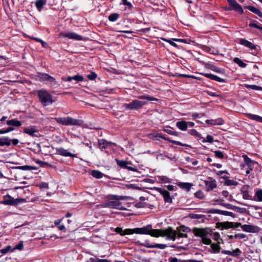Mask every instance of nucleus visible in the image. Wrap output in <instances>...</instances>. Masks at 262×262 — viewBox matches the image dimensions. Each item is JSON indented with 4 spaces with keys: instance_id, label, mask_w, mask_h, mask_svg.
Listing matches in <instances>:
<instances>
[{
    "instance_id": "nucleus-55",
    "label": "nucleus",
    "mask_w": 262,
    "mask_h": 262,
    "mask_svg": "<svg viewBox=\"0 0 262 262\" xmlns=\"http://www.w3.org/2000/svg\"><path fill=\"white\" fill-rule=\"evenodd\" d=\"M194 196L198 199H202L204 198V195L201 190H198L194 193Z\"/></svg>"
},
{
    "instance_id": "nucleus-30",
    "label": "nucleus",
    "mask_w": 262,
    "mask_h": 262,
    "mask_svg": "<svg viewBox=\"0 0 262 262\" xmlns=\"http://www.w3.org/2000/svg\"><path fill=\"white\" fill-rule=\"evenodd\" d=\"M220 242H218V243L216 244L211 243L210 245V247H211L212 250H211V251H210V252L211 253H219L221 249V247L220 246Z\"/></svg>"
},
{
    "instance_id": "nucleus-54",
    "label": "nucleus",
    "mask_w": 262,
    "mask_h": 262,
    "mask_svg": "<svg viewBox=\"0 0 262 262\" xmlns=\"http://www.w3.org/2000/svg\"><path fill=\"white\" fill-rule=\"evenodd\" d=\"M215 156L219 159H223L224 158L223 152L220 150H215L214 151Z\"/></svg>"
},
{
    "instance_id": "nucleus-33",
    "label": "nucleus",
    "mask_w": 262,
    "mask_h": 262,
    "mask_svg": "<svg viewBox=\"0 0 262 262\" xmlns=\"http://www.w3.org/2000/svg\"><path fill=\"white\" fill-rule=\"evenodd\" d=\"M247 116L250 119L255 120L258 122H262V117H260L258 115L252 114H248Z\"/></svg>"
},
{
    "instance_id": "nucleus-20",
    "label": "nucleus",
    "mask_w": 262,
    "mask_h": 262,
    "mask_svg": "<svg viewBox=\"0 0 262 262\" xmlns=\"http://www.w3.org/2000/svg\"><path fill=\"white\" fill-rule=\"evenodd\" d=\"M249 185H244L241 189V192L243 194V198L245 200H251V196L249 194Z\"/></svg>"
},
{
    "instance_id": "nucleus-29",
    "label": "nucleus",
    "mask_w": 262,
    "mask_h": 262,
    "mask_svg": "<svg viewBox=\"0 0 262 262\" xmlns=\"http://www.w3.org/2000/svg\"><path fill=\"white\" fill-rule=\"evenodd\" d=\"M134 206L137 208H148L153 209L154 206L146 202H138L136 203Z\"/></svg>"
},
{
    "instance_id": "nucleus-14",
    "label": "nucleus",
    "mask_w": 262,
    "mask_h": 262,
    "mask_svg": "<svg viewBox=\"0 0 262 262\" xmlns=\"http://www.w3.org/2000/svg\"><path fill=\"white\" fill-rule=\"evenodd\" d=\"M116 162H117V165L120 168L127 169L128 170L132 171H138L137 169L136 168L129 166V165L131 164V163H130L129 162L124 160H119L118 159H116Z\"/></svg>"
},
{
    "instance_id": "nucleus-62",
    "label": "nucleus",
    "mask_w": 262,
    "mask_h": 262,
    "mask_svg": "<svg viewBox=\"0 0 262 262\" xmlns=\"http://www.w3.org/2000/svg\"><path fill=\"white\" fill-rule=\"evenodd\" d=\"M162 39L165 41L168 42L170 45H171L173 47H177V45L175 42H174L173 41L171 40L170 39L164 38H162Z\"/></svg>"
},
{
    "instance_id": "nucleus-63",
    "label": "nucleus",
    "mask_w": 262,
    "mask_h": 262,
    "mask_svg": "<svg viewBox=\"0 0 262 262\" xmlns=\"http://www.w3.org/2000/svg\"><path fill=\"white\" fill-rule=\"evenodd\" d=\"M235 238H240L243 239L246 237V235L243 233H237L234 235Z\"/></svg>"
},
{
    "instance_id": "nucleus-38",
    "label": "nucleus",
    "mask_w": 262,
    "mask_h": 262,
    "mask_svg": "<svg viewBox=\"0 0 262 262\" xmlns=\"http://www.w3.org/2000/svg\"><path fill=\"white\" fill-rule=\"evenodd\" d=\"M46 4V1L44 0H38L35 3V6L37 8L39 11H40L43 7V6Z\"/></svg>"
},
{
    "instance_id": "nucleus-51",
    "label": "nucleus",
    "mask_w": 262,
    "mask_h": 262,
    "mask_svg": "<svg viewBox=\"0 0 262 262\" xmlns=\"http://www.w3.org/2000/svg\"><path fill=\"white\" fill-rule=\"evenodd\" d=\"M205 215H203V214H193V213L190 214V217L193 219H201L202 218L205 217Z\"/></svg>"
},
{
    "instance_id": "nucleus-46",
    "label": "nucleus",
    "mask_w": 262,
    "mask_h": 262,
    "mask_svg": "<svg viewBox=\"0 0 262 262\" xmlns=\"http://www.w3.org/2000/svg\"><path fill=\"white\" fill-rule=\"evenodd\" d=\"M214 141L213 137L210 135H207L206 137V139L203 138V140H202V142H208L210 143H212Z\"/></svg>"
},
{
    "instance_id": "nucleus-35",
    "label": "nucleus",
    "mask_w": 262,
    "mask_h": 262,
    "mask_svg": "<svg viewBox=\"0 0 262 262\" xmlns=\"http://www.w3.org/2000/svg\"><path fill=\"white\" fill-rule=\"evenodd\" d=\"M138 98L140 99L146 100L148 101H158V99L150 96V95H148L140 96L138 97Z\"/></svg>"
},
{
    "instance_id": "nucleus-64",
    "label": "nucleus",
    "mask_w": 262,
    "mask_h": 262,
    "mask_svg": "<svg viewBox=\"0 0 262 262\" xmlns=\"http://www.w3.org/2000/svg\"><path fill=\"white\" fill-rule=\"evenodd\" d=\"M23 242L20 241L17 245L15 246V247L14 248V250L17 249V250H21L23 248Z\"/></svg>"
},
{
    "instance_id": "nucleus-4",
    "label": "nucleus",
    "mask_w": 262,
    "mask_h": 262,
    "mask_svg": "<svg viewBox=\"0 0 262 262\" xmlns=\"http://www.w3.org/2000/svg\"><path fill=\"white\" fill-rule=\"evenodd\" d=\"M132 199V197L130 196L116 195V209L126 210L127 208L129 207L127 201Z\"/></svg>"
},
{
    "instance_id": "nucleus-19",
    "label": "nucleus",
    "mask_w": 262,
    "mask_h": 262,
    "mask_svg": "<svg viewBox=\"0 0 262 262\" xmlns=\"http://www.w3.org/2000/svg\"><path fill=\"white\" fill-rule=\"evenodd\" d=\"M38 79L40 81H49L50 82H55V79L49 75L48 74L46 73H39L37 76Z\"/></svg>"
},
{
    "instance_id": "nucleus-45",
    "label": "nucleus",
    "mask_w": 262,
    "mask_h": 262,
    "mask_svg": "<svg viewBox=\"0 0 262 262\" xmlns=\"http://www.w3.org/2000/svg\"><path fill=\"white\" fill-rule=\"evenodd\" d=\"M210 237L211 236H206L205 237L202 238V243L207 245H211L212 242L210 239Z\"/></svg>"
},
{
    "instance_id": "nucleus-52",
    "label": "nucleus",
    "mask_w": 262,
    "mask_h": 262,
    "mask_svg": "<svg viewBox=\"0 0 262 262\" xmlns=\"http://www.w3.org/2000/svg\"><path fill=\"white\" fill-rule=\"evenodd\" d=\"M173 40H175L178 42H183L187 44H189L192 41L190 39H178L174 38L173 39Z\"/></svg>"
},
{
    "instance_id": "nucleus-43",
    "label": "nucleus",
    "mask_w": 262,
    "mask_h": 262,
    "mask_svg": "<svg viewBox=\"0 0 262 262\" xmlns=\"http://www.w3.org/2000/svg\"><path fill=\"white\" fill-rule=\"evenodd\" d=\"M224 184L226 186H237L238 184V182L236 181H234V180H228L227 181H225V182H224Z\"/></svg>"
},
{
    "instance_id": "nucleus-36",
    "label": "nucleus",
    "mask_w": 262,
    "mask_h": 262,
    "mask_svg": "<svg viewBox=\"0 0 262 262\" xmlns=\"http://www.w3.org/2000/svg\"><path fill=\"white\" fill-rule=\"evenodd\" d=\"M172 129H173L172 127H171L170 126H168L167 128H164L163 129V131L164 132L167 133L169 135H172V136H178L179 135V133L177 132H175V131H173L172 130Z\"/></svg>"
},
{
    "instance_id": "nucleus-27",
    "label": "nucleus",
    "mask_w": 262,
    "mask_h": 262,
    "mask_svg": "<svg viewBox=\"0 0 262 262\" xmlns=\"http://www.w3.org/2000/svg\"><path fill=\"white\" fill-rule=\"evenodd\" d=\"M176 126L182 131H185L188 127V123L186 121L182 120L176 123Z\"/></svg>"
},
{
    "instance_id": "nucleus-25",
    "label": "nucleus",
    "mask_w": 262,
    "mask_h": 262,
    "mask_svg": "<svg viewBox=\"0 0 262 262\" xmlns=\"http://www.w3.org/2000/svg\"><path fill=\"white\" fill-rule=\"evenodd\" d=\"M57 152L60 155L65 157H76V156L71 152L68 150L64 149L63 148H59L57 149Z\"/></svg>"
},
{
    "instance_id": "nucleus-37",
    "label": "nucleus",
    "mask_w": 262,
    "mask_h": 262,
    "mask_svg": "<svg viewBox=\"0 0 262 262\" xmlns=\"http://www.w3.org/2000/svg\"><path fill=\"white\" fill-rule=\"evenodd\" d=\"M245 87L247 89H251L256 91H262V86H258L256 85H250L248 84H245Z\"/></svg>"
},
{
    "instance_id": "nucleus-50",
    "label": "nucleus",
    "mask_w": 262,
    "mask_h": 262,
    "mask_svg": "<svg viewBox=\"0 0 262 262\" xmlns=\"http://www.w3.org/2000/svg\"><path fill=\"white\" fill-rule=\"evenodd\" d=\"M90 262H108L106 259H101L96 257H91Z\"/></svg>"
},
{
    "instance_id": "nucleus-39",
    "label": "nucleus",
    "mask_w": 262,
    "mask_h": 262,
    "mask_svg": "<svg viewBox=\"0 0 262 262\" xmlns=\"http://www.w3.org/2000/svg\"><path fill=\"white\" fill-rule=\"evenodd\" d=\"M233 62L237 64L241 68H245L247 64L243 62L239 58L235 57L233 60Z\"/></svg>"
},
{
    "instance_id": "nucleus-11",
    "label": "nucleus",
    "mask_w": 262,
    "mask_h": 262,
    "mask_svg": "<svg viewBox=\"0 0 262 262\" xmlns=\"http://www.w3.org/2000/svg\"><path fill=\"white\" fill-rule=\"evenodd\" d=\"M23 201V199H15L10 195H7L4 197V200L2 201V203L6 205H14L22 202Z\"/></svg>"
},
{
    "instance_id": "nucleus-41",
    "label": "nucleus",
    "mask_w": 262,
    "mask_h": 262,
    "mask_svg": "<svg viewBox=\"0 0 262 262\" xmlns=\"http://www.w3.org/2000/svg\"><path fill=\"white\" fill-rule=\"evenodd\" d=\"M11 144V140L8 138L0 139V146H9Z\"/></svg>"
},
{
    "instance_id": "nucleus-16",
    "label": "nucleus",
    "mask_w": 262,
    "mask_h": 262,
    "mask_svg": "<svg viewBox=\"0 0 262 262\" xmlns=\"http://www.w3.org/2000/svg\"><path fill=\"white\" fill-rule=\"evenodd\" d=\"M219 204L221 206L226 207L227 209H232L235 211L239 212L241 213L245 212L246 210V208H241L238 206L232 205V204L229 203H220Z\"/></svg>"
},
{
    "instance_id": "nucleus-32",
    "label": "nucleus",
    "mask_w": 262,
    "mask_h": 262,
    "mask_svg": "<svg viewBox=\"0 0 262 262\" xmlns=\"http://www.w3.org/2000/svg\"><path fill=\"white\" fill-rule=\"evenodd\" d=\"M192 184L186 182H179L178 183V186L187 191H189L192 186Z\"/></svg>"
},
{
    "instance_id": "nucleus-24",
    "label": "nucleus",
    "mask_w": 262,
    "mask_h": 262,
    "mask_svg": "<svg viewBox=\"0 0 262 262\" xmlns=\"http://www.w3.org/2000/svg\"><path fill=\"white\" fill-rule=\"evenodd\" d=\"M203 210H205V209H202ZM206 211H204V212H206L208 213H217L226 216L229 215V211H224V210H221L220 209H210L207 210Z\"/></svg>"
},
{
    "instance_id": "nucleus-53",
    "label": "nucleus",
    "mask_w": 262,
    "mask_h": 262,
    "mask_svg": "<svg viewBox=\"0 0 262 262\" xmlns=\"http://www.w3.org/2000/svg\"><path fill=\"white\" fill-rule=\"evenodd\" d=\"M242 253V251L239 248H236L231 251V256H238Z\"/></svg>"
},
{
    "instance_id": "nucleus-26",
    "label": "nucleus",
    "mask_w": 262,
    "mask_h": 262,
    "mask_svg": "<svg viewBox=\"0 0 262 262\" xmlns=\"http://www.w3.org/2000/svg\"><path fill=\"white\" fill-rule=\"evenodd\" d=\"M245 8L247 9L251 12L257 15L259 17L262 18V12L258 9L254 7V6H250V5L246 6ZM260 21H262V19H260Z\"/></svg>"
},
{
    "instance_id": "nucleus-49",
    "label": "nucleus",
    "mask_w": 262,
    "mask_h": 262,
    "mask_svg": "<svg viewBox=\"0 0 262 262\" xmlns=\"http://www.w3.org/2000/svg\"><path fill=\"white\" fill-rule=\"evenodd\" d=\"M213 71L222 74H225V70L224 69L216 66L214 67Z\"/></svg>"
},
{
    "instance_id": "nucleus-15",
    "label": "nucleus",
    "mask_w": 262,
    "mask_h": 262,
    "mask_svg": "<svg viewBox=\"0 0 262 262\" xmlns=\"http://www.w3.org/2000/svg\"><path fill=\"white\" fill-rule=\"evenodd\" d=\"M204 184L207 192L212 190L217 186L216 181L211 177L208 178V180L204 181Z\"/></svg>"
},
{
    "instance_id": "nucleus-6",
    "label": "nucleus",
    "mask_w": 262,
    "mask_h": 262,
    "mask_svg": "<svg viewBox=\"0 0 262 262\" xmlns=\"http://www.w3.org/2000/svg\"><path fill=\"white\" fill-rule=\"evenodd\" d=\"M192 232L195 236L201 238L206 236H211L212 234V229L209 228H197L194 227L192 229Z\"/></svg>"
},
{
    "instance_id": "nucleus-34",
    "label": "nucleus",
    "mask_w": 262,
    "mask_h": 262,
    "mask_svg": "<svg viewBox=\"0 0 262 262\" xmlns=\"http://www.w3.org/2000/svg\"><path fill=\"white\" fill-rule=\"evenodd\" d=\"M72 80H74L76 81H82L84 78L82 76L76 75L72 77L69 76L67 79V81H71Z\"/></svg>"
},
{
    "instance_id": "nucleus-42",
    "label": "nucleus",
    "mask_w": 262,
    "mask_h": 262,
    "mask_svg": "<svg viewBox=\"0 0 262 262\" xmlns=\"http://www.w3.org/2000/svg\"><path fill=\"white\" fill-rule=\"evenodd\" d=\"M92 176L97 179L101 178L103 176V173L98 170H92L91 172Z\"/></svg>"
},
{
    "instance_id": "nucleus-1",
    "label": "nucleus",
    "mask_w": 262,
    "mask_h": 262,
    "mask_svg": "<svg viewBox=\"0 0 262 262\" xmlns=\"http://www.w3.org/2000/svg\"><path fill=\"white\" fill-rule=\"evenodd\" d=\"M116 233L121 236L130 235L134 233L139 234L149 235L154 237H167V239L174 241L177 238V231L173 229L171 227H168L166 229H153L152 225H147L141 228L134 229H125L123 230L121 227L116 228Z\"/></svg>"
},
{
    "instance_id": "nucleus-17",
    "label": "nucleus",
    "mask_w": 262,
    "mask_h": 262,
    "mask_svg": "<svg viewBox=\"0 0 262 262\" xmlns=\"http://www.w3.org/2000/svg\"><path fill=\"white\" fill-rule=\"evenodd\" d=\"M38 129L36 126H29L24 128V133L31 137H37L36 135Z\"/></svg>"
},
{
    "instance_id": "nucleus-21",
    "label": "nucleus",
    "mask_w": 262,
    "mask_h": 262,
    "mask_svg": "<svg viewBox=\"0 0 262 262\" xmlns=\"http://www.w3.org/2000/svg\"><path fill=\"white\" fill-rule=\"evenodd\" d=\"M206 124L209 125H221L225 123V121L222 118H218L216 119L206 120Z\"/></svg>"
},
{
    "instance_id": "nucleus-13",
    "label": "nucleus",
    "mask_w": 262,
    "mask_h": 262,
    "mask_svg": "<svg viewBox=\"0 0 262 262\" xmlns=\"http://www.w3.org/2000/svg\"><path fill=\"white\" fill-rule=\"evenodd\" d=\"M242 229L246 232L256 233L259 232L260 228L254 225L245 224L242 226Z\"/></svg>"
},
{
    "instance_id": "nucleus-22",
    "label": "nucleus",
    "mask_w": 262,
    "mask_h": 262,
    "mask_svg": "<svg viewBox=\"0 0 262 262\" xmlns=\"http://www.w3.org/2000/svg\"><path fill=\"white\" fill-rule=\"evenodd\" d=\"M242 157L244 159V162L246 165L248 167L249 169L252 170L254 165L257 163L254 161L252 160L247 155H244Z\"/></svg>"
},
{
    "instance_id": "nucleus-44",
    "label": "nucleus",
    "mask_w": 262,
    "mask_h": 262,
    "mask_svg": "<svg viewBox=\"0 0 262 262\" xmlns=\"http://www.w3.org/2000/svg\"><path fill=\"white\" fill-rule=\"evenodd\" d=\"M255 21L254 20H251V22L249 24V26L250 28H255L258 30H259L262 33V26H260L254 23V22Z\"/></svg>"
},
{
    "instance_id": "nucleus-47",
    "label": "nucleus",
    "mask_w": 262,
    "mask_h": 262,
    "mask_svg": "<svg viewBox=\"0 0 262 262\" xmlns=\"http://www.w3.org/2000/svg\"><path fill=\"white\" fill-rule=\"evenodd\" d=\"M159 181L163 183H170L171 180L166 176H160L159 177Z\"/></svg>"
},
{
    "instance_id": "nucleus-56",
    "label": "nucleus",
    "mask_w": 262,
    "mask_h": 262,
    "mask_svg": "<svg viewBox=\"0 0 262 262\" xmlns=\"http://www.w3.org/2000/svg\"><path fill=\"white\" fill-rule=\"evenodd\" d=\"M189 133L191 136H193L195 137H200V134L197 132V130L195 129H190L189 132Z\"/></svg>"
},
{
    "instance_id": "nucleus-12",
    "label": "nucleus",
    "mask_w": 262,
    "mask_h": 262,
    "mask_svg": "<svg viewBox=\"0 0 262 262\" xmlns=\"http://www.w3.org/2000/svg\"><path fill=\"white\" fill-rule=\"evenodd\" d=\"M156 190L163 196L164 201L165 203H172V199L170 196V193L168 191L162 188H157Z\"/></svg>"
},
{
    "instance_id": "nucleus-2",
    "label": "nucleus",
    "mask_w": 262,
    "mask_h": 262,
    "mask_svg": "<svg viewBox=\"0 0 262 262\" xmlns=\"http://www.w3.org/2000/svg\"><path fill=\"white\" fill-rule=\"evenodd\" d=\"M39 102L44 106L51 104L53 102L52 96L46 90L42 89L37 91Z\"/></svg>"
},
{
    "instance_id": "nucleus-8",
    "label": "nucleus",
    "mask_w": 262,
    "mask_h": 262,
    "mask_svg": "<svg viewBox=\"0 0 262 262\" xmlns=\"http://www.w3.org/2000/svg\"><path fill=\"white\" fill-rule=\"evenodd\" d=\"M59 36L78 41L83 39L81 35L73 32H62L59 34Z\"/></svg>"
},
{
    "instance_id": "nucleus-59",
    "label": "nucleus",
    "mask_w": 262,
    "mask_h": 262,
    "mask_svg": "<svg viewBox=\"0 0 262 262\" xmlns=\"http://www.w3.org/2000/svg\"><path fill=\"white\" fill-rule=\"evenodd\" d=\"M11 248V246L9 245L6 247L5 248L1 249L0 252L3 254H6L10 250Z\"/></svg>"
},
{
    "instance_id": "nucleus-31",
    "label": "nucleus",
    "mask_w": 262,
    "mask_h": 262,
    "mask_svg": "<svg viewBox=\"0 0 262 262\" xmlns=\"http://www.w3.org/2000/svg\"><path fill=\"white\" fill-rule=\"evenodd\" d=\"M6 123L8 125L15 127H19L21 125V122L16 119L7 120Z\"/></svg>"
},
{
    "instance_id": "nucleus-48",
    "label": "nucleus",
    "mask_w": 262,
    "mask_h": 262,
    "mask_svg": "<svg viewBox=\"0 0 262 262\" xmlns=\"http://www.w3.org/2000/svg\"><path fill=\"white\" fill-rule=\"evenodd\" d=\"M255 196L259 202H262V189H258L256 191Z\"/></svg>"
},
{
    "instance_id": "nucleus-9",
    "label": "nucleus",
    "mask_w": 262,
    "mask_h": 262,
    "mask_svg": "<svg viewBox=\"0 0 262 262\" xmlns=\"http://www.w3.org/2000/svg\"><path fill=\"white\" fill-rule=\"evenodd\" d=\"M231 11H234L240 14L244 13L242 7L235 0H227Z\"/></svg>"
},
{
    "instance_id": "nucleus-3",
    "label": "nucleus",
    "mask_w": 262,
    "mask_h": 262,
    "mask_svg": "<svg viewBox=\"0 0 262 262\" xmlns=\"http://www.w3.org/2000/svg\"><path fill=\"white\" fill-rule=\"evenodd\" d=\"M56 122L64 125H81L83 121L81 120L75 119L70 117L64 118L59 117L55 118Z\"/></svg>"
},
{
    "instance_id": "nucleus-7",
    "label": "nucleus",
    "mask_w": 262,
    "mask_h": 262,
    "mask_svg": "<svg viewBox=\"0 0 262 262\" xmlns=\"http://www.w3.org/2000/svg\"><path fill=\"white\" fill-rule=\"evenodd\" d=\"M238 43L252 50V52L251 53L253 55H256L257 54V50L256 48V45H254L253 43L246 39L238 38Z\"/></svg>"
},
{
    "instance_id": "nucleus-57",
    "label": "nucleus",
    "mask_w": 262,
    "mask_h": 262,
    "mask_svg": "<svg viewBox=\"0 0 262 262\" xmlns=\"http://www.w3.org/2000/svg\"><path fill=\"white\" fill-rule=\"evenodd\" d=\"M212 236L213 237V239L216 241V242H219V239H220V235L219 234V232H212V236Z\"/></svg>"
},
{
    "instance_id": "nucleus-5",
    "label": "nucleus",
    "mask_w": 262,
    "mask_h": 262,
    "mask_svg": "<svg viewBox=\"0 0 262 262\" xmlns=\"http://www.w3.org/2000/svg\"><path fill=\"white\" fill-rule=\"evenodd\" d=\"M146 104V101L133 100L129 103H124L123 106L126 110L138 111Z\"/></svg>"
},
{
    "instance_id": "nucleus-23",
    "label": "nucleus",
    "mask_w": 262,
    "mask_h": 262,
    "mask_svg": "<svg viewBox=\"0 0 262 262\" xmlns=\"http://www.w3.org/2000/svg\"><path fill=\"white\" fill-rule=\"evenodd\" d=\"M144 246L146 247V248H159V249H164L165 248H166L167 246V245L166 244H151V243H147L146 242Z\"/></svg>"
},
{
    "instance_id": "nucleus-40",
    "label": "nucleus",
    "mask_w": 262,
    "mask_h": 262,
    "mask_svg": "<svg viewBox=\"0 0 262 262\" xmlns=\"http://www.w3.org/2000/svg\"><path fill=\"white\" fill-rule=\"evenodd\" d=\"M176 231L179 232H188L190 231V229L184 225H181L180 226L177 227Z\"/></svg>"
},
{
    "instance_id": "nucleus-10",
    "label": "nucleus",
    "mask_w": 262,
    "mask_h": 262,
    "mask_svg": "<svg viewBox=\"0 0 262 262\" xmlns=\"http://www.w3.org/2000/svg\"><path fill=\"white\" fill-rule=\"evenodd\" d=\"M119 7L122 11H132L134 9L132 4L127 0L120 1Z\"/></svg>"
},
{
    "instance_id": "nucleus-60",
    "label": "nucleus",
    "mask_w": 262,
    "mask_h": 262,
    "mask_svg": "<svg viewBox=\"0 0 262 262\" xmlns=\"http://www.w3.org/2000/svg\"><path fill=\"white\" fill-rule=\"evenodd\" d=\"M177 237L178 238H187L188 235L186 233H183L177 231Z\"/></svg>"
},
{
    "instance_id": "nucleus-18",
    "label": "nucleus",
    "mask_w": 262,
    "mask_h": 262,
    "mask_svg": "<svg viewBox=\"0 0 262 262\" xmlns=\"http://www.w3.org/2000/svg\"><path fill=\"white\" fill-rule=\"evenodd\" d=\"M233 222H217L216 223V228L220 229L221 230L224 229H229L233 228Z\"/></svg>"
},
{
    "instance_id": "nucleus-58",
    "label": "nucleus",
    "mask_w": 262,
    "mask_h": 262,
    "mask_svg": "<svg viewBox=\"0 0 262 262\" xmlns=\"http://www.w3.org/2000/svg\"><path fill=\"white\" fill-rule=\"evenodd\" d=\"M213 80H214V81H217L219 82H223V83H225V82H227L226 79L222 78L221 77H219L217 76L216 75H214Z\"/></svg>"
},
{
    "instance_id": "nucleus-28",
    "label": "nucleus",
    "mask_w": 262,
    "mask_h": 262,
    "mask_svg": "<svg viewBox=\"0 0 262 262\" xmlns=\"http://www.w3.org/2000/svg\"><path fill=\"white\" fill-rule=\"evenodd\" d=\"M162 139L164 140L168 141L170 143H171L174 144L180 145V146H184V147H190V146L189 145H188L187 144L182 143H181V142H180L179 141H174V140H171L169 137H165L164 136L162 137Z\"/></svg>"
},
{
    "instance_id": "nucleus-61",
    "label": "nucleus",
    "mask_w": 262,
    "mask_h": 262,
    "mask_svg": "<svg viewBox=\"0 0 262 262\" xmlns=\"http://www.w3.org/2000/svg\"><path fill=\"white\" fill-rule=\"evenodd\" d=\"M87 77L90 80H94L97 77V74L94 72H91V74L88 75Z\"/></svg>"
}]
</instances>
